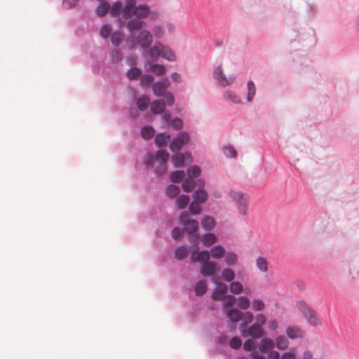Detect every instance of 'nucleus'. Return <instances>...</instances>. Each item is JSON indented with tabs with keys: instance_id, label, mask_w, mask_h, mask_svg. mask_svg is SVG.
I'll return each mask as SVG.
<instances>
[{
	"instance_id": "1",
	"label": "nucleus",
	"mask_w": 359,
	"mask_h": 359,
	"mask_svg": "<svg viewBox=\"0 0 359 359\" xmlns=\"http://www.w3.org/2000/svg\"><path fill=\"white\" fill-rule=\"evenodd\" d=\"M210 254L207 250H203L197 256H192V262L201 264L200 269L201 274L204 276H213L221 270L219 263L215 261H210Z\"/></svg>"
},
{
	"instance_id": "2",
	"label": "nucleus",
	"mask_w": 359,
	"mask_h": 359,
	"mask_svg": "<svg viewBox=\"0 0 359 359\" xmlns=\"http://www.w3.org/2000/svg\"><path fill=\"white\" fill-rule=\"evenodd\" d=\"M137 4L136 0H125V6L123 8L122 15L124 19H130L135 16L138 19H144L149 17L150 8L147 4Z\"/></svg>"
},
{
	"instance_id": "3",
	"label": "nucleus",
	"mask_w": 359,
	"mask_h": 359,
	"mask_svg": "<svg viewBox=\"0 0 359 359\" xmlns=\"http://www.w3.org/2000/svg\"><path fill=\"white\" fill-rule=\"evenodd\" d=\"M234 203V208L239 216L245 217L248 215L250 198L241 191L232 189L229 193Z\"/></svg>"
},
{
	"instance_id": "4",
	"label": "nucleus",
	"mask_w": 359,
	"mask_h": 359,
	"mask_svg": "<svg viewBox=\"0 0 359 359\" xmlns=\"http://www.w3.org/2000/svg\"><path fill=\"white\" fill-rule=\"evenodd\" d=\"M169 159V154L165 150H158L155 156L151 154H147L145 157L144 163L147 168L152 167L155 160L160 164L162 168L158 170L156 172L158 175L164 173L166 170L165 166V163Z\"/></svg>"
},
{
	"instance_id": "5",
	"label": "nucleus",
	"mask_w": 359,
	"mask_h": 359,
	"mask_svg": "<svg viewBox=\"0 0 359 359\" xmlns=\"http://www.w3.org/2000/svg\"><path fill=\"white\" fill-rule=\"evenodd\" d=\"M299 306L301 312L310 325L316 326L320 324V320L316 311L310 306L304 303H299Z\"/></svg>"
},
{
	"instance_id": "6",
	"label": "nucleus",
	"mask_w": 359,
	"mask_h": 359,
	"mask_svg": "<svg viewBox=\"0 0 359 359\" xmlns=\"http://www.w3.org/2000/svg\"><path fill=\"white\" fill-rule=\"evenodd\" d=\"M188 216V213L183 212L180 215V221L184 226L185 231L191 234L197 231L198 229V223L195 219H189Z\"/></svg>"
},
{
	"instance_id": "7",
	"label": "nucleus",
	"mask_w": 359,
	"mask_h": 359,
	"mask_svg": "<svg viewBox=\"0 0 359 359\" xmlns=\"http://www.w3.org/2000/svg\"><path fill=\"white\" fill-rule=\"evenodd\" d=\"M214 77L218 81L219 84L222 86H226L232 84L234 82V76L226 77L223 72L222 65H218L214 71Z\"/></svg>"
},
{
	"instance_id": "8",
	"label": "nucleus",
	"mask_w": 359,
	"mask_h": 359,
	"mask_svg": "<svg viewBox=\"0 0 359 359\" xmlns=\"http://www.w3.org/2000/svg\"><path fill=\"white\" fill-rule=\"evenodd\" d=\"M137 42L142 48H148L153 42V36L147 29L141 30L137 36Z\"/></svg>"
},
{
	"instance_id": "9",
	"label": "nucleus",
	"mask_w": 359,
	"mask_h": 359,
	"mask_svg": "<svg viewBox=\"0 0 359 359\" xmlns=\"http://www.w3.org/2000/svg\"><path fill=\"white\" fill-rule=\"evenodd\" d=\"M242 335L245 337H251L253 339H259L265 334L263 328L257 324H252L248 330H242Z\"/></svg>"
},
{
	"instance_id": "10",
	"label": "nucleus",
	"mask_w": 359,
	"mask_h": 359,
	"mask_svg": "<svg viewBox=\"0 0 359 359\" xmlns=\"http://www.w3.org/2000/svg\"><path fill=\"white\" fill-rule=\"evenodd\" d=\"M172 161L175 167H182L190 164L192 162V156L189 152L184 154H178L172 156Z\"/></svg>"
},
{
	"instance_id": "11",
	"label": "nucleus",
	"mask_w": 359,
	"mask_h": 359,
	"mask_svg": "<svg viewBox=\"0 0 359 359\" xmlns=\"http://www.w3.org/2000/svg\"><path fill=\"white\" fill-rule=\"evenodd\" d=\"M170 85V82L166 77L159 81L155 82L152 86L154 94L156 96H163L165 93L164 90L168 88Z\"/></svg>"
},
{
	"instance_id": "12",
	"label": "nucleus",
	"mask_w": 359,
	"mask_h": 359,
	"mask_svg": "<svg viewBox=\"0 0 359 359\" xmlns=\"http://www.w3.org/2000/svg\"><path fill=\"white\" fill-rule=\"evenodd\" d=\"M145 22L140 19L130 18L126 24V27L129 32L132 34L137 31L142 30V29L145 26Z\"/></svg>"
},
{
	"instance_id": "13",
	"label": "nucleus",
	"mask_w": 359,
	"mask_h": 359,
	"mask_svg": "<svg viewBox=\"0 0 359 359\" xmlns=\"http://www.w3.org/2000/svg\"><path fill=\"white\" fill-rule=\"evenodd\" d=\"M228 290V286L224 283H217L212 297L214 300L222 299Z\"/></svg>"
},
{
	"instance_id": "14",
	"label": "nucleus",
	"mask_w": 359,
	"mask_h": 359,
	"mask_svg": "<svg viewBox=\"0 0 359 359\" xmlns=\"http://www.w3.org/2000/svg\"><path fill=\"white\" fill-rule=\"evenodd\" d=\"M144 67L146 69L151 71L154 74L158 76L163 75L166 72V69L163 65L152 64L151 62H147Z\"/></svg>"
},
{
	"instance_id": "15",
	"label": "nucleus",
	"mask_w": 359,
	"mask_h": 359,
	"mask_svg": "<svg viewBox=\"0 0 359 359\" xmlns=\"http://www.w3.org/2000/svg\"><path fill=\"white\" fill-rule=\"evenodd\" d=\"M162 50V43L161 42H156L154 46L151 47L148 50V54L152 61L156 62L161 56Z\"/></svg>"
},
{
	"instance_id": "16",
	"label": "nucleus",
	"mask_w": 359,
	"mask_h": 359,
	"mask_svg": "<svg viewBox=\"0 0 359 359\" xmlns=\"http://www.w3.org/2000/svg\"><path fill=\"white\" fill-rule=\"evenodd\" d=\"M286 334L290 339H296L304 337L305 332L298 327H288L286 330Z\"/></svg>"
},
{
	"instance_id": "17",
	"label": "nucleus",
	"mask_w": 359,
	"mask_h": 359,
	"mask_svg": "<svg viewBox=\"0 0 359 359\" xmlns=\"http://www.w3.org/2000/svg\"><path fill=\"white\" fill-rule=\"evenodd\" d=\"M256 266L262 273H266L269 271V263L267 259L263 256L257 257L255 260Z\"/></svg>"
},
{
	"instance_id": "18",
	"label": "nucleus",
	"mask_w": 359,
	"mask_h": 359,
	"mask_svg": "<svg viewBox=\"0 0 359 359\" xmlns=\"http://www.w3.org/2000/svg\"><path fill=\"white\" fill-rule=\"evenodd\" d=\"M243 313L237 309H230L226 311L228 318L233 323H237L241 320Z\"/></svg>"
},
{
	"instance_id": "19",
	"label": "nucleus",
	"mask_w": 359,
	"mask_h": 359,
	"mask_svg": "<svg viewBox=\"0 0 359 359\" xmlns=\"http://www.w3.org/2000/svg\"><path fill=\"white\" fill-rule=\"evenodd\" d=\"M151 110L155 114H160L165 110V104L161 100H154L151 104Z\"/></svg>"
},
{
	"instance_id": "20",
	"label": "nucleus",
	"mask_w": 359,
	"mask_h": 359,
	"mask_svg": "<svg viewBox=\"0 0 359 359\" xmlns=\"http://www.w3.org/2000/svg\"><path fill=\"white\" fill-rule=\"evenodd\" d=\"M161 56L170 61L176 60V56L174 52L171 50V48H170L168 46L163 45V43Z\"/></svg>"
},
{
	"instance_id": "21",
	"label": "nucleus",
	"mask_w": 359,
	"mask_h": 359,
	"mask_svg": "<svg viewBox=\"0 0 359 359\" xmlns=\"http://www.w3.org/2000/svg\"><path fill=\"white\" fill-rule=\"evenodd\" d=\"M254 315L250 311H246L242 315L241 320H243L242 323L240 325V330H245L246 326L251 323L253 321Z\"/></svg>"
},
{
	"instance_id": "22",
	"label": "nucleus",
	"mask_w": 359,
	"mask_h": 359,
	"mask_svg": "<svg viewBox=\"0 0 359 359\" xmlns=\"http://www.w3.org/2000/svg\"><path fill=\"white\" fill-rule=\"evenodd\" d=\"M274 347V343L269 338H264L261 340L259 348L262 353H266L269 350H272Z\"/></svg>"
},
{
	"instance_id": "23",
	"label": "nucleus",
	"mask_w": 359,
	"mask_h": 359,
	"mask_svg": "<svg viewBox=\"0 0 359 359\" xmlns=\"http://www.w3.org/2000/svg\"><path fill=\"white\" fill-rule=\"evenodd\" d=\"M201 226L205 231H210L215 227V221L210 216H205L201 221Z\"/></svg>"
},
{
	"instance_id": "24",
	"label": "nucleus",
	"mask_w": 359,
	"mask_h": 359,
	"mask_svg": "<svg viewBox=\"0 0 359 359\" xmlns=\"http://www.w3.org/2000/svg\"><path fill=\"white\" fill-rule=\"evenodd\" d=\"M210 254L214 259H221L225 255V249L222 245H215L211 248Z\"/></svg>"
},
{
	"instance_id": "25",
	"label": "nucleus",
	"mask_w": 359,
	"mask_h": 359,
	"mask_svg": "<svg viewBox=\"0 0 359 359\" xmlns=\"http://www.w3.org/2000/svg\"><path fill=\"white\" fill-rule=\"evenodd\" d=\"M208 193L203 189H198L193 194L194 201L203 203L206 201L208 198Z\"/></svg>"
},
{
	"instance_id": "26",
	"label": "nucleus",
	"mask_w": 359,
	"mask_h": 359,
	"mask_svg": "<svg viewBox=\"0 0 359 359\" xmlns=\"http://www.w3.org/2000/svg\"><path fill=\"white\" fill-rule=\"evenodd\" d=\"M184 136H177L170 144V148L172 151H179L184 144Z\"/></svg>"
},
{
	"instance_id": "27",
	"label": "nucleus",
	"mask_w": 359,
	"mask_h": 359,
	"mask_svg": "<svg viewBox=\"0 0 359 359\" xmlns=\"http://www.w3.org/2000/svg\"><path fill=\"white\" fill-rule=\"evenodd\" d=\"M201 241L204 246L209 247L216 243L217 238L215 234L207 233L203 236Z\"/></svg>"
},
{
	"instance_id": "28",
	"label": "nucleus",
	"mask_w": 359,
	"mask_h": 359,
	"mask_svg": "<svg viewBox=\"0 0 359 359\" xmlns=\"http://www.w3.org/2000/svg\"><path fill=\"white\" fill-rule=\"evenodd\" d=\"M150 100L148 97L142 95L137 100V106L141 111H144L148 108Z\"/></svg>"
},
{
	"instance_id": "29",
	"label": "nucleus",
	"mask_w": 359,
	"mask_h": 359,
	"mask_svg": "<svg viewBox=\"0 0 359 359\" xmlns=\"http://www.w3.org/2000/svg\"><path fill=\"white\" fill-rule=\"evenodd\" d=\"M180 192V189L178 186L170 184L165 189V194L168 197L174 198L177 196Z\"/></svg>"
},
{
	"instance_id": "30",
	"label": "nucleus",
	"mask_w": 359,
	"mask_h": 359,
	"mask_svg": "<svg viewBox=\"0 0 359 359\" xmlns=\"http://www.w3.org/2000/svg\"><path fill=\"white\" fill-rule=\"evenodd\" d=\"M190 198L187 195H181L176 199V204L180 209L185 208L189 204Z\"/></svg>"
},
{
	"instance_id": "31",
	"label": "nucleus",
	"mask_w": 359,
	"mask_h": 359,
	"mask_svg": "<svg viewBox=\"0 0 359 359\" xmlns=\"http://www.w3.org/2000/svg\"><path fill=\"white\" fill-rule=\"evenodd\" d=\"M225 262L229 266H233L238 262V257L235 252H228L225 254Z\"/></svg>"
},
{
	"instance_id": "32",
	"label": "nucleus",
	"mask_w": 359,
	"mask_h": 359,
	"mask_svg": "<svg viewBox=\"0 0 359 359\" xmlns=\"http://www.w3.org/2000/svg\"><path fill=\"white\" fill-rule=\"evenodd\" d=\"M276 347L280 350H285L287 348L289 342L284 336H279L276 339Z\"/></svg>"
},
{
	"instance_id": "33",
	"label": "nucleus",
	"mask_w": 359,
	"mask_h": 359,
	"mask_svg": "<svg viewBox=\"0 0 359 359\" xmlns=\"http://www.w3.org/2000/svg\"><path fill=\"white\" fill-rule=\"evenodd\" d=\"M188 255V250L186 247H178L175 252V257L178 260H182Z\"/></svg>"
},
{
	"instance_id": "34",
	"label": "nucleus",
	"mask_w": 359,
	"mask_h": 359,
	"mask_svg": "<svg viewBox=\"0 0 359 359\" xmlns=\"http://www.w3.org/2000/svg\"><path fill=\"white\" fill-rule=\"evenodd\" d=\"M229 290L233 294H238L243 292V286L238 281H233L229 285Z\"/></svg>"
},
{
	"instance_id": "35",
	"label": "nucleus",
	"mask_w": 359,
	"mask_h": 359,
	"mask_svg": "<svg viewBox=\"0 0 359 359\" xmlns=\"http://www.w3.org/2000/svg\"><path fill=\"white\" fill-rule=\"evenodd\" d=\"M142 71L137 67H133L127 72V77L130 80H135L140 77Z\"/></svg>"
},
{
	"instance_id": "36",
	"label": "nucleus",
	"mask_w": 359,
	"mask_h": 359,
	"mask_svg": "<svg viewBox=\"0 0 359 359\" xmlns=\"http://www.w3.org/2000/svg\"><path fill=\"white\" fill-rule=\"evenodd\" d=\"M222 278L225 281L231 282L234 279L235 273L232 269L226 268L222 272Z\"/></svg>"
},
{
	"instance_id": "37",
	"label": "nucleus",
	"mask_w": 359,
	"mask_h": 359,
	"mask_svg": "<svg viewBox=\"0 0 359 359\" xmlns=\"http://www.w3.org/2000/svg\"><path fill=\"white\" fill-rule=\"evenodd\" d=\"M207 290V284L205 280H199L195 286V292L196 295H202Z\"/></svg>"
},
{
	"instance_id": "38",
	"label": "nucleus",
	"mask_w": 359,
	"mask_h": 359,
	"mask_svg": "<svg viewBox=\"0 0 359 359\" xmlns=\"http://www.w3.org/2000/svg\"><path fill=\"white\" fill-rule=\"evenodd\" d=\"M237 306L243 310H245L249 308L250 302V299L245 297V296H241L237 299Z\"/></svg>"
},
{
	"instance_id": "39",
	"label": "nucleus",
	"mask_w": 359,
	"mask_h": 359,
	"mask_svg": "<svg viewBox=\"0 0 359 359\" xmlns=\"http://www.w3.org/2000/svg\"><path fill=\"white\" fill-rule=\"evenodd\" d=\"M109 4L107 2L101 3L97 8L96 12L97 15L102 17L105 15L109 10Z\"/></svg>"
},
{
	"instance_id": "40",
	"label": "nucleus",
	"mask_w": 359,
	"mask_h": 359,
	"mask_svg": "<svg viewBox=\"0 0 359 359\" xmlns=\"http://www.w3.org/2000/svg\"><path fill=\"white\" fill-rule=\"evenodd\" d=\"M182 187L185 192H191L195 187L194 180L188 177L182 183Z\"/></svg>"
},
{
	"instance_id": "41",
	"label": "nucleus",
	"mask_w": 359,
	"mask_h": 359,
	"mask_svg": "<svg viewBox=\"0 0 359 359\" xmlns=\"http://www.w3.org/2000/svg\"><path fill=\"white\" fill-rule=\"evenodd\" d=\"M248 95H247V100L248 102H251L255 95L256 90H255V86L254 83L251 81L248 82Z\"/></svg>"
},
{
	"instance_id": "42",
	"label": "nucleus",
	"mask_w": 359,
	"mask_h": 359,
	"mask_svg": "<svg viewBox=\"0 0 359 359\" xmlns=\"http://www.w3.org/2000/svg\"><path fill=\"white\" fill-rule=\"evenodd\" d=\"M225 98H226L229 100H231L235 104H240L241 103V100L240 97L236 95V93L233 91H226L224 94Z\"/></svg>"
},
{
	"instance_id": "43",
	"label": "nucleus",
	"mask_w": 359,
	"mask_h": 359,
	"mask_svg": "<svg viewBox=\"0 0 359 359\" xmlns=\"http://www.w3.org/2000/svg\"><path fill=\"white\" fill-rule=\"evenodd\" d=\"M184 177V172L182 170L173 172L170 175V180L172 182L178 183Z\"/></svg>"
},
{
	"instance_id": "44",
	"label": "nucleus",
	"mask_w": 359,
	"mask_h": 359,
	"mask_svg": "<svg viewBox=\"0 0 359 359\" xmlns=\"http://www.w3.org/2000/svg\"><path fill=\"white\" fill-rule=\"evenodd\" d=\"M265 308L264 302L261 299H254L252 302V309L255 311H262Z\"/></svg>"
},
{
	"instance_id": "45",
	"label": "nucleus",
	"mask_w": 359,
	"mask_h": 359,
	"mask_svg": "<svg viewBox=\"0 0 359 359\" xmlns=\"http://www.w3.org/2000/svg\"><path fill=\"white\" fill-rule=\"evenodd\" d=\"M189 212L192 215H199L201 212L200 203L194 201L189 207Z\"/></svg>"
},
{
	"instance_id": "46",
	"label": "nucleus",
	"mask_w": 359,
	"mask_h": 359,
	"mask_svg": "<svg viewBox=\"0 0 359 359\" xmlns=\"http://www.w3.org/2000/svg\"><path fill=\"white\" fill-rule=\"evenodd\" d=\"M170 136H155L154 142L159 147L165 146L170 140Z\"/></svg>"
},
{
	"instance_id": "47",
	"label": "nucleus",
	"mask_w": 359,
	"mask_h": 359,
	"mask_svg": "<svg viewBox=\"0 0 359 359\" xmlns=\"http://www.w3.org/2000/svg\"><path fill=\"white\" fill-rule=\"evenodd\" d=\"M154 35L156 38L161 39L165 34V29L163 26L157 25H155L152 29Z\"/></svg>"
},
{
	"instance_id": "48",
	"label": "nucleus",
	"mask_w": 359,
	"mask_h": 359,
	"mask_svg": "<svg viewBox=\"0 0 359 359\" xmlns=\"http://www.w3.org/2000/svg\"><path fill=\"white\" fill-rule=\"evenodd\" d=\"M201 174V169L198 166H191L187 170V175L189 178H195Z\"/></svg>"
},
{
	"instance_id": "49",
	"label": "nucleus",
	"mask_w": 359,
	"mask_h": 359,
	"mask_svg": "<svg viewBox=\"0 0 359 359\" xmlns=\"http://www.w3.org/2000/svg\"><path fill=\"white\" fill-rule=\"evenodd\" d=\"M224 302V306H231L234 305L236 299L233 295H226L222 298Z\"/></svg>"
},
{
	"instance_id": "50",
	"label": "nucleus",
	"mask_w": 359,
	"mask_h": 359,
	"mask_svg": "<svg viewBox=\"0 0 359 359\" xmlns=\"http://www.w3.org/2000/svg\"><path fill=\"white\" fill-rule=\"evenodd\" d=\"M123 36L121 32H116L111 34V41L113 45L118 46L122 41Z\"/></svg>"
},
{
	"instance_id": "51",
	"label": "nucleus",
	"mask_w": 359,
	"mask_h": 359,
	"mask_svg": "<svg viewBox=\"0 0 359 359\" xmlns=\"http://www.w3.org/2000/svg\"><path fill=\"white\" fill-rule=\"evenodd\" d=\"M122 8V4L120 1L114 3L111 8L110 13L112 16H117L119 15Z\"/></svg>"
},
{
	"instance_id": "52",
	"label": "nucleus",
	"mask_w": 359,
	"mask_h": 359,
	"mask_svg": "<svg viewBox=\"0 0 359 359\" xmlns=\"http://www.w3.org/2000/svg\"><path fill=\"white\" fill-rule=\"evenodd\" d=\"M154 81L153 76L150 74H144L143 76H142L140 80V85L142 86H147L150 85Z\"/></svg>"
},
{
	"instance_id": "53",
	"label": "nucleus",
	"mask_w": 359,
	"mask_h": 359,
	"mask_svg": "<svg viewBox=\"0 0 359 359\" xmlns=\"http://www.w3.org/2000/svg\"><path fill=\"white\" fill-rule=\"evenodd\" d=\"M223 151L227 157L234 158L236 156V151L231 146H224L223 147Z\"/></svg>"
},
{
	"instance_id": "54",
	"label": "nucleus",
	"mask_w": 359,
	"mask_h": 359,
	"mask_svg": "<svg viewBox=\"0 0 359 359\" xmlns=\"http://www.w3.org/2000/svg\"><path fill=\"white\" fill-rule=\"evenodd\" d=\"M111 32V28L109 25H104L100 30V34L103 38H107Z\"/></svg>"
},
{
	"instance_id": "55",
	"label": "nucleus",
	"mask_w": 359,
	"mask_h": 359,
	"mask_svg": "<svg viewBox=\"0 0 359 359\" xmlns=\"http://www.w3.org/2000/svg\"><path fill=\"white\" fill-rule=\"evenodd\" d=\"M255 342L252 339L246 340L243 344V348L247 351H253L255 348Z\"/></svg>"
},
{
	"instance_id": "56",
	"label": "nucleus",
	"mask_w": 359,
	"mask_h": 359,
	"mask_svg": "<svg viewBox=\"0 0 359 359\" xmlns=\"http://www.w3.org/2000/svg\"><path fill=\"white\" fill-rule=\"evenodd\" d=\"M229 344L232 348L238 349L241 348L242 342L238 337H234L231 339Z\"/></svg>"
},
{
	"instance_id": "57",
	"label": "nucleus",
	"mask_w": 359,
	"mask_h": 359,
	"mask_svg": "<svg viewBox=\"0 0 359 359\" xmlns=\"http://www.w3.org/2000/svg\"><path fill=\"white\" fill-rule=\"evenodd\" d=\"M165 100L163 101L165 105L172 106L174 103V96L170 92H166L165 95H163Z\"/></svg>"
},
{
	"instance_id": "58",
	"label": "nucleus",
	"mask_w": 359,
	"mask_h": 359,
	"mask_svg": "<svg viewBox=\"0 0 359 359\" xmlns=\"http://www.w3.org/2000/svg\"><path fill=\"white\" fill-rule=\"evenodd\" d=\"M255 319L256 323L255 324L259 325L261 327L266 322V318L265 315L261 313L256 315Z\"/></svg>"
},
{
	"instance_id": "59",
	"label": "nucleus",
	"mask_w": 359,
	"mask_h": 359,
	"mask_svg": "<svg viewBox=\"0 0 359 359\" xmlns=\"http://www.w3.org/2000/svg\"><path fill=\"white\" fill-rule=\"evenodd\" d=\"M171 126L176 130H180L182 128L183 123L182 121L179 118H175L171 121Z\"/></svg>"
},
{
	"instance_id": "60",
	"label": "nucleus",
	"mask_w": 359,
	"mask_h": 359,
	"mask_svg": "<svg viewBox=\"0 0 359 359\" xmlns=\"http://www.w3.org/2000/svg\"><path fill=\"white\" fill-rule=\"evenodd\" d=\"M141 135H154V130L151 126H144L142 128Z\"/></svg>"
},
{
	"instance_id": "61",
	"label": "nucleus",
	"mask_w": 359,
	"mask_h": 359,
	"mask_svg": "<svg viewBox=\"0 0 359 359\" xmlns=\"http://www.w3.org/2000/svg\"><path fill=\"white\" fill-rule=\"evenodd\" d=\"M111 56L112 57V60L114 62H118L119 60H121V54L117 50H114L111 51Z\"/></svg>"
},
{
	"instance_id": "62",
	"label": "nucleus",
	"mask_w": 359,
	"mask_h": 359,
	"mask_svg": "<svg viewBox=\"0 0 359 359\" xmlns=\"http://www.w3.org/2000/svg\"><path fill=\"white\" fill-rule=\"evenodd\" d=\"M182 235V231L180 228L175 227L172 231V236L175 239H178Z\"/></svg>"
},
{
	"instance_id": "63",
	"label": "nucleus",
	"mask_w": 359,
	"mask_h": 359,
	"mask_svg": "<svg viewBox=\"0 0 359 359\" xmlns=\"http://www.w3.org/2000/svg\"><path fill=\"white\" fill-rule=\"evenodd\" d=\"M269 359H280L279 353L276 351H271L268 355Z\"/></svg>"
},
{
	"instance_id": "64",
	"label": "nucleus",
	"mask_w": 359,
	"mask_h": 359,
	"mask_svg": "<svg viewBox=\"0 0 359 359\" xmlns=\"http://www.w3.org/2000/svg\"><path fill=\"white\" fill-rule=\"evenodd\" d=\"M281 359H295V354L292 353L291 351L285 353L282 355Z\"/></svg>"
}]
</instances>
